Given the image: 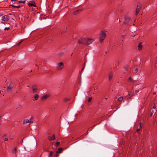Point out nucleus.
Wrapping results in <instances>:
<instances>
[{
    "label": "nucleus",
    "instance_id": "nucleus-1",
    "mask_svg": "<svg viewBox=\"0 0 157 157\" xmlns=\"http://www.w3.org/2000/svg\"><path fill=\"white\" fill-rule=\"evenodd\" d=\"M92 39L80 38L78 41V43L79 44L88 45L91 44L94 41Z\"/></svg>",
    "mask_w": 157,
    "mask_h": 157
},
{
    "label": "nucleus",
    "instance_id": "nucleus-2",
    "mask_svg": "<svg viewBox=\"0 0 157 157\" xmlns=\"http://www.w3.org/2000/svg\"><path fill=\"white\" fill-rule=\"evenodd\" d=\"M106 36V34L104 31H102L101 32L99 38V41L100 43H102L103 42V40L105 38Z\"/></svg>",
    "mask_w": 157,
    "mask_h": 157
},
{
    "label": "nucleus",
    "instance_id": "nucleus-3",
    "mask_svg": "<svg viewBox=\"0 0 157 157\" xmlns=\"http://www.w3.org/2000/svg\"><path fill=\"white\" fill-rule=\"evenodd\" d=\"M124 19V24L127 25H129V23L131 21V18L128 15H126L125 16Z\"/></svg>",
    "mask_w": 157,
    "mask_h": 157
},
{
    "label": "nucleus",
    "instance_id": "nucleus-4",
    "mask_svg": "<svg viewBox=\"0 0 157 157\" xmlns=\"http://www.w3.org/2000/svg\"><path fill=\"white\" fill-rule=\"evenodd\" d=\"M13 82H10L7 87L6 91L7 93H10L12 90L13 87Z\"/></svg>",
    "mask_w": 157,
    "mask_h": 157
},
{
    "label": "nucleus",
    "instance_id": "nucleus-5",
    "mask_svg": "<svg viewBox=\"0 0 157 157\" xmlns=\"http://www.w3.org/2000/svg\"><path fill=\"white\" fill-rule=\"evenodd\" d=\"M28 5L29 7L33 6L34 7H36V5L34 1H30L28 3Z\"/></svg>",
    "mask_w": 157,
    "mask_h": 157
},
{
    "label": "nucleus",
    "instance_id": "nucleus-6",
    "mask_svg": "<svg viewBox=\"0 0 157 157\" xmlns=\"http://www.w3.org/2000/svg\"><path fill=\"white\" fill-rule=\"evenodd\" d=\"M64 65L63 64V63L61 62H59L57 66V68L59 70H61L64 67Z\"/></svg>",
    "mask_w": 157,
    "mask_h": 157
},
{
    "label": "nucleus",
    "instance_id": "nucleus-7",
    "mask_svg": "<svg viewBox=\"0 0 157 157\" xmlns=\"http://www.w3.org/2000/svg\"><path fill=\"white\" fill-rule=\"evenodd\" d=\"M9 19V17L8 15H5L2 17V20L4 21H7Z\"/></svg>",
    "mask_w": 157,
    "mask_h": 157
},
{
    "label": "nucleus",
    "instance_id": "nucleus-8",
    "mask_svg": "<svg viewBox=\"0 0 157 157\" xmlns=\"http://www.w3.org/2000/svg\"><path fill=\"white\" fill-rule=\"evenodd\" d=\"M33 93H35L37 91V86L36 85H33L32 86Z\"/></svg>",
    "mask_w": 157,
    "mask_h": 157
},
{
    "label": "nucleus",
    "instance_id": "nucleus-9",
    "mask_svg": "<svg viewBox=\"0 0 157 157\" xmlns=\"http://www.w3.org/2000/svg\"><path fill=\"white\" fill-rule=\"evenodd\" d=\"M113 71H111L110 72L109 75V81L111 80L112 78L113 77Z\"/></svg>",
    "mask_w": 157,
    "mask_h": 157
},
{
    "label": "nucleus",
    "instance_id": "nucleus-10",
    "mask_svg": "<svg viewBox=\"0 0 157 157\" xmlns=\"http://www.w3.org/2000/svg\"><path fill=\"white\" fill-rule=\"evenodd\" d=\"M48 140L50 141H53L55 140V135H53L52 136H49Z\"/></svg>",
    "mask_w": 157,
    "mask_h": 157
},
{
    "label": "nucleus",
    "instance_id": "nucleus-11",
    "mask_svg": "<svg viewBox=\"0 0 157 157\" xmlns=\"http://www.w3.org/2000/svg\"><path fill=\"white\" fill-rule=\"evenodd\" d=\"M23 123L24 124H26L28 123H30L31 124L33 123V121H29L28 119H25L23 121Z\"/></svg>",
    "mask_w": 157,
    "mask_h": 157
},
{
    "label": "nucleus",
    "instance_id": "nucleus-12",
    "mask_svg": "<svg viewBox=\"0 0 157 157\" xmlns=\"http://www.w3.org/2000/svg\"><path fill=\"white\" fill-rule=\"evenodd\" d=\"M138 49L139 50H141L142 49V42H140L138 46Z\"/></svg>",
    "mask_w": 157,
    "mask_h": 157
},
{
    "label": "nucleus",
    "instance_id": "nucleus-13",
    "mask_svg": "<svg viewBox=\"0 0 157 157\" xmlns=\"http://www.w3.org/2000/svg\"><path fill=\"white\" fill-rule=\"evenodd\" d=\"M49 96L48 94H46L44 96H43L41 98V101H44Z\"/></svg>",
    "mask_w": 157,
    "mask_h": 157
},
{
    "label": "nucleus",
    "instance_id": "nucleus-14",
    "mask_svg": "<svg viewBox=\"0 0 157 157\" xmlns=\"http://www.w3.org/2000/svg\"><path fill=\"white\" fill-rule=\"evenodd\" d=\"M63 150V148L62 147L59 148L57 151H56V153H61L62 152Z\"/></svg>",
    "mask_w": 157,
    "mask_h": 157
},
{
    "label": "nucleus",
    "instance_id": "nucleus-15",
    "mask_svg": "<svg viewBox=\"0 0 157 157\" xmlns=\"http://www.w3.org/2000/svg\"><path fill=\"white\" fill-rule=\"evenodd\" d=\"M12 7H16L17 8H20L21 7L20 6H15L13 5V4L11 5H10L9 6V7L10 8H12Z\"/></svg>",
    "mask_w": 157,
    "mask_h": 157
},
{
    "label": "nucleus",
    "instance_id": "nucleus-16",
    "mask_svg": "<svg viewBox=\"0 0 157 157\" xmlns=\"http://www.w3.org/2000/svg\"><path fill=\"white\" fill-rule=\"evenodd\" d=\"M82 11V9H79L75 12L74 13V15H76Z\"/></svg>",
    "mask_w": 157,
    "mask_h": 157
},
{
    "label": "nucleus",
    "instance_id": "nucleus-17",
    "mask_svg": "<svg viewBox=\"0 0 157 157\" xmlns=\"http://www.w3.org/2000/svg\"><path fill=\"white\" fill-rule=\"evenodd\" d=\"M140 9L139 8H137L136 10V14L137 15L139 13Z\"/></svg>",
    "mask_w": 157,
    "mask_h": 157
},
{
    "label": "nucleus",
    "instance_id": "nucleus-18",
    "mask_svg": "<svg viewBox=\"0 0 157 157\" xmlns=\"http://www.w3.org/2000/svg\"><path fill=\"white\" fill-rule=\"evenodd\" d=\"M155 111L154 110H152L151 111V113H150V116L151 117L154 114V115L155 114Z\"/></svg>",
    "mask_w": 157,
    "mask_h": 157
},
{
    "label": "nucleus",
    "instance_id": "nucleus-19",
    "mask_svg": "<svg viewBox=\"0 0 157 157\" xmlns=\"http://www.w3.org/2000/svg\"><path fill=\"white\" fill-rule=\"evenodd\" d=\"M39 96L37 94H36L34 96V98L36 100L38 99L39 98Z\"/></svg>",
    "mask_w": 157,
    "mask_h": 157
},
{
    "label": "nucleus",
    "instance_id": "nucleus-20",
    "mask_svg": "<svg viewBox=\"0 0 157 157\" xmlns=\"http://www.w3.org/2000/svg\"><path fill=\"white\" fill-rule=\"evenodd\" d=\"M123 99V98L122 97H120L118 98L117 99L118 101H121Z\"/></svg>",
    "mask_w": 157,
    "mask_h": 157
},
{
    "label": "nucleus",
    "instance_id": "nucleus-21",
    "mask_svg": "<svg viewBox=\"0 0 157 157\" xmlns=\"http://www.w3.org/2000/svg\"><path fill=\"white\" fill-rule=\"evenodd\" d=\"M17 149L16 147H14L12 150V152L13 153H16Z\"/></svg>",
    "mask_w": 157,
    "mask_h": 157
},
{
    "label": "nucleus",
    "instance_id": "nucleus-22",
    "mask_svg": "<svg viewBox=\"0 0 157 157\" xmlns=\"http://www.w3.org/2000/svg\"><path fill=\"white\" fill-rule=\"evenodd\" d=\"M25 2V0H20L18 1V3H24Z\"/></svg>",
    "mask_w": 157,
    "mask_h": 157
},
{
    "label": "nucleus",
    "instance_id": "nucleus-23",
    "mask_svg": "<svg viewBox=\"0 0 157 157\" xmlns=\"http://www.w3.org/2000/svg\"><path fill=\"white\" fill-rule=\"evenodd\" d=\"M132 78H131V77H129L128 79V81L129 82H132Z\"/></svg>",
    "mask_w": 157,
    "mask_h": 157
},
{
    "label": "nucleus",
    "instance_id": "nucleus-24",
    "mask_svg": "<svg viewBox=\"0 0 157 157\" xmlns=\"http://www.w3.org/2000/svg\"><path fill=\"white\" fill-rule=\"evenodd\" d=\"M140 129L139 128H138L136 130V132H137V133L139 135H140Z\"/></svg>",
    "mask_w": 157,
    "mask_h": 157
},
{
    "label": "nucleus",
    "instance_id": "nucleus-25",
    "mask_svg": "<svg viewBox=\"0 0 157 157\" xmlns=\"http://www.w3.org/2000/svg\"><path fill=\"white\" fill-rule=\"evenodd\" d=\"M60 142H57L55 144V146L56 147H57L59 146V144Z\"/></svg>",
    "mask_w": 157,
    "mask_h": 157
},
{
    "label": "nucleus",
    "instance_id": "nucleus-26",
    "mask_svg": "<svg viewBox=\"0 0 157 157\" xmlns=\"http://www.w3.org/2000/svg\"><path fill=\"white\" fill-rule=\"evenodd\" d=\"M70 99L67 98H65L64 99V101L65 102H67V101L69 100Z\"/></svg>",
    "mask_w": 157,
    "mask_h": 157
},
{
    "label": "nucleus",
    "instance_id": "nucleus-27",
    "mask_svg": "<svg viewBox=\"0 0 157 157\" xmlns=\"http://www.w3.org/2000/svg\"><path fill=\"white\" fill-rule=\"evenodd\" d=\"M92 98L91 97H90L88 98V101L89 102H90L92 100Z\"/></svg>",
    "mask_w": 157,
    "mask_h": 157
},
{
    "label": "nucleus",
    "instance_id": "nucleus-28",
    "mask_svg": "<svg viewBox=\"0 0 157 157\" xmlns=\"http://www.w3.org/2000/svg\"><path fill=\"white\" fill-rule=\"evenodd\" d=\"M142 128V123L140 122V126L139 129H140Z\"/></svg>",
    "mask_w": 157,
    "mask_h": 157
},
{
    "label": "nucleus",
    "instance_id": "nucleus-29",
    "mask_svg": "<svg viewBox=\"0 0 157 157\" xmlns=\"http://www.w3.org/2000/svg\"><path fill=\"white\" fill-rule=\"evenodd\" d=\"M128 67V66H127L125 67H124V69L125 71H127V70Z\"/></svg>",
    "mask_w": 157,
    "mask_h": 157
},
{
    "label": "nucleus",
    "instance_id": "nucleus-30",
    "mask_svg": "<svg viewBox=\"0 0 157 157\" xmlns=\"http://www.w3.org/2000/svg\"><path fill=\"white\" fill-rule=\"evenodd\" d=\"M86 61L85 62H84V67H82V70H81V71H82L83 70L85 67V63H86Z\"/></svg>",
    "mask_w": 157,
    "mask_h": 157
},
{
    "label": "nucleus",
    "instance_id": "nucleus-31",
    "mask_svg": "<svg viewBox=\"0 0 157 157\" xmlns=\"http://www.w3.org/2000/svg\"><path fill=\"white\" fill-rule=\"evenodd\" d=\"M23 41V40H21L18 43V45H20L22 43V42Z\"/></svg>",
    "mask_w": 157,
    "mask_h": 157
},
{
    "label": "nucleus",
    "instance_id": "nucleus-32",
    "mask_svg": "<svg viewBox=\"0 0 157 157\" xmlns=\"http://www.w3.org/2000/svg\"><path fill=\"white\" fill-rule=\"evenodd\" d=\"M155 69H157V63H155Z\"/></svg>",
    "mask_w": 157,
    "mask_h": 157
},
{
    "label": "nucleus",
    "instance_id": "nucleus-33",
    "mask_svg": "<svg viewBox=\"0 0 157 157\" xmlns=\"http://www.w3.org/2000/svg\"><path fill=\"white\" fill-rule=\"evenodd\" d=\"M9 29H10L9 27H6L4 29V30H9Z\"/></svg>",
    "mask_w": 157,
    "mask_h": 157
},
{
    "label": "nucleus",
    "instance_id": "nucleus-34",
    "mask_svg": "<svg viewBox=\"0 0 157 157\" xmlns=\"http://www.w3.org/2000/svg\"><path fill=\"white\" fill-rule=\"evenodd\" d=\"M138 69L137 68H136L135 70V73H136L138 72Z\"/></svg>",
    "mask_w": 157,
    "mask_h": 157
},
{
    "label": "nucleus",
    "instance_id": "nucleus-35",
    "mask_svg": "<svg viewBox=\"0 0 157 157\" xmlns=\"http://www.w3.org/2000/svg\"><path fill=\"white\" fill-rule=\"evenodd\" d=\"M53 152L52 151H50V154H49V156L51 155H52V154H53Z\"/></svg>",
    "mask_w": 157,
    "mask_h": 157
},
{
    "label": "nucleus",
    "instance_id": "nucleus-36",
    "mask_svg": "<svg viewBox=\"0 0 157 157\" xmlns=\"http://www.w3.org/2000/svg\"><path fill=\"white\" fill-rule=\"evenodd\" d=\"M156 108V105L155 104H154L153 106V108L154 109H155Z\"/></svg>",
    "mask_w": 157,
    "mask_h": 157
},
{
    "label": "nucleus",
    "instance_id": "nucleus-37",
    "mask_svg": "<svg viewBox=\"0 0 157 157\" xmlns=\"http://www.w3.org/2000/svg\"><path fill=\"white\" fill-rule=\"evenodd\" d=\"M57 153H56V155H55V156H56V157H58V156L59 155L57 154Z\"/></svg>",
    "mask_w": 157,
    "mask_h": 157
},
{
    "label": "nucleus",
    "instance_id": "nucleus-38",
    "mask_svg": "<svg viewBox=\"0 0 157 157\" xmlns=\"http://www.w3.org/2000/svg\"><path fill=\"white\" fill-rule=\"evenodd\" d=\"M8 140V139L7 138H5V141H7Z\"/></svg>",
    "mask_w": 157,
    "mask_h": 157
},
{
    "label": "nucleus",
    "instance_id": "nucleus-39",
    "mask_svg": "<svg viewBox=\"0 0 157 157\" xmlns=\"http://www.w3.org/2000/svg\"><path fill=\"white\" fill-rule=\"evenodd\" d=\"M3 15V13H0V16H1Z\"/></svg>",
    "mask_w": 157,
    "mask_h": 157
},
{
    "label": "nucleus",
    "instance_id": "nucleus-40",
    "mask_svg": "<svg viewBox=\"0 0 157 157\" xmlns=\"http://www.w3.org/2000/svg\"><path fill=\"white\" fill-rule=\"evenodd\" d=\"M125 35H123L122 36V37L123 38H124Z\"/></svg>",
    "mask_w": 157,
    "mask_h": 157
},
{
    "label": "nucleus",
    "instance_id": "nucleus-41",
    "mask_svg": "<svg viewBox=\"0 0 157 157\" xmlns=\"http://www.w3.org/2000/svg\"><path fill=\"white\" fill-rule=\"evenodd\" d=\"M155 63H157V56L155 58Z\"/></svg>",
    "mask_w": 157,
    "mask_h": 157
},
{
    "label": "nucleus",
    "instance_id": "nucleus-42",
    "mask_svg": "<svg viewBox=\"0 0 157 157\" xmlns=\"http://www.w3.org/2000/svg\"><path fill=\"white\" fill-rule=\"evenodd\" d=\"M6 136V134H5L4 136H3V137H5Z\"/></svg>",
    "mask_w": 157,
    "mask_h": 157
},
{
    "label": "nucleus",
    "instance_id": "nucleus-43",
    "mask_svg": "<svg viewBox=\"0 0 157 157\" xmlns=\"http://www.w3.org/2000/svg\"><path fill=\"white\" fill-rule=\"evenodd\" d=\"M33 119V116H32L31 117V118L29 120H32Z\"/></svg>",
    "mask_w": 157,
    "mask_h": 157
},
{
    "label": "nucleus",
    "instance_id": "nucleus-44",
    "mask_svg": "<svg viewBox=\"0 0 157 157\" xmlns=\"http://www.w3.org/2000/svg\"><path fill=\"white\" fill-rule=\"evenodd\" d=\"M153 94L154 95H155L156 94V92H154L153 93Z\"/></svg>",
    "mask_w": 157,
    "mask_h": 157
},
{
    "label": "nucleus",
    "instance_id": "nucleus-45",
    "mask_svg": "<svg viewBox=\"0 0 157 157\" xmlns=\"http://www.w3.org/2000/svg\"><path fill=\"white\" fill-rule=\"evenodd\" d=\"M32 71V70H30L29 71V72H31Z\"/></svg>",
    "mask_w": 157,
    "mask_h": 157
},
{
    "label": "nucleus",
    "instance_id": "nucleus-46",
    "mask_svg": "<svg viewBox=\"0 0 157 157\" xmlns=\"http://www.w3.org/2000/svg\"><path fill=\"white\" fill-rule=\"evenodd\" d=\"M35 66L36 67H38V66L37 64H36Z\"/></svg>",
    "mask_w": 157,
    "mask_h": 157
},
{
    "label": "nucleus",
    "instance_id": "nucleus-47",
    "mask_svg": "<svg viewBox=\"0 0 157 157\" xmlns=\"http://www.w3.org/2000/svg\"><path fill=\"white\" fill-rule=\"evenodd\" d=\"M137 6L138 7H140V6L139 5H138Z\"/></svg>",
    "mask_w": 157,
    "mask_h": 157
},
{
    "label": "nucleus",
    "instance_id": "nucleus-48",
    "mask_svg": "<svg viewBox=\"0 0 157 157\" xmlns=\"http://www.w3.org/2000/svg\"><path fill=\"white\" fill-rule=\"evenodd\" d=\"M23 139L21 140V143H22L23 142Z\"/></svg>",
    "mask_w": 157,
    "mask_h": 157
},
{
    "label": "nucleus",
    "instance_id": "nucleus-49",
    "mask_svg": "<svg viewBox=\"0 0 157 157\" xmlns=\"http://www.w3.org/2000/svg\"><path fill=\"white\" fill-rule=\"evenodd\" d=\"M12 1H16L17 0H11Z\"/></svg>",
    "mask_w": 157,
    "mask_h": 157
},
{
    "label": "nucleus",
    "instance_id": "nucleus-50",
    "mask_svg": "<svg viewBox=\"0 0 157 157\" xmlns=\"http://www.w3.org/2000/svg\"><path fill=\"white\" fill-rule=\"evenodd\" d=\"M37 70H39V69L38 67V68H37Z\"/></svg>",
    "mask_w": 157,
    "mask_h": 157
},
{
    "label": "nucleus",
    "instance_id": "nucleus-51",
    "mask_svg": "<svg viewBox=\"0 0 157 157\" xmlns=\"http://www.w3.org/2000/svg\"><path fill=\"white\" fill-rule=\"evenodd\" d=\"M105 53H107V52H105Z\"/></svg>",
    "mask_w": 157,
    "mask_h": 157
},
{
    "label": "nucleus",
    "instance_id": "nucleus-52",
    "mask_svg": "<svg viewBox=\"0 0 157 157\" xmlns=\"http://www.w3.org/2000/svg\"><path fill=\"white\" fill-rule=\"evenodd\" d=\"M72 54H73V53H72L71 54V56H72Z\"/></svg>",
    "mask_w": 157,
    "mask_h": 157
},
{
    "label": "nucleus",
    "instance_id": "nucleus-53",
    "mask_svg": "<svg viewBox=\"0 0 157 157\" xmlns=\"http://www.w3.org/2000/svg\"><path fill=\"white\" fill-rule=\"evenodd\" d=\"M10 139V140H13V138H11Z\"/></svg>",
    "mask_w": 157,
    "mask_h": 157
},
{
    "label": "nucleus",
    "instance_id": "nucleus-54",
    "mask_svg": "<svg viewBox=\"0 0 157 157\" xmlns=\"http://www.w3.org/2000/svg\"><path fill=\"white\" fill-rule=\"evenodd\" d=\"M119 22H121L120 20H119Z\"/></svg>",
    "mask_w": 157,
    "mask_h": 157
},
{
    "label": "nucleus",
    "instance_id": "nucleus-55",
    "mask_svg": "<svg viewBox=\"0 0 157 157\" xmlns=\"http://www.w3.org/2000/svg\"><path fill=\"white\" fill-rule=\"evenodd\" d=\"M27 87H29V86H27Z\"/></svg>",
    "mask_w": 157,
    "mask_h": 157
},
{
    "label": "nucleus",
    "instance_id": "nucleus-56",
    "mask_svg": "<svg viewBox=\"0 0 157 157\" xmlns=\"http://www.w3.org/2000/svg\"><path fill=\"white\" fill-rule=\"evenodd\" d=\"M1 93V91L0 90V94Z\"/></svg>",
    "mask_w": 157,
    "mask_h": 157
},
{
    "label": "nucleus",
    "instance_id": "nucleus-57",
    "mask_svg": "<svg viewBox=\"0 0 157 157\" xmlns=\"http://www.w3.org/2000/svg\"><path fill=\"white\" fill-rule=\"evenodd\" d=\"M96 89H94V90H96Z\"/></svg>",
    "mask_w": 157,
    "mask_h": 157
},
{
    "label": "nucleus",
    "instance_id": "nucleus-58",
    "mask_svg": "<svg viewBox=\"0 0 157 157\" xmlns=\"http://www.w3.org/2000/svg\"><path fill=\"white\" fill-rule=\"evenodd\" d=\"M156 88H157V86H156Z\"/></svg>",
    "mask_w": 157,
    "mask_h": 157
}]
</instances>
